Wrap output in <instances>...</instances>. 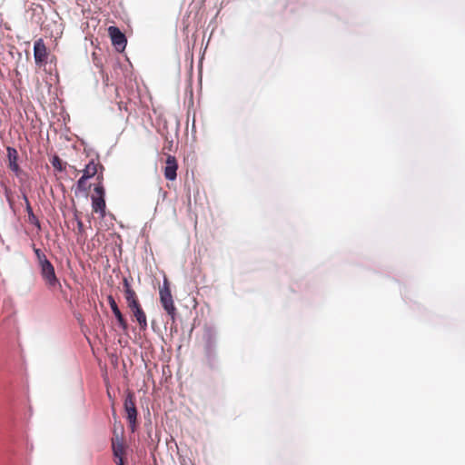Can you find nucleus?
<instances>
[{"label":"nucleus","mask_w":465,"mask_h":465,"mask_svg":"<svg viewBox=\"0 0 465 465\" xmlns=\"http://www.w3.org/2000/svg\"><path fill=\"white\" fill-rule=\"evenodd\" d=\"M5 193L6 199L8 201L10 206L12 207L14 203H13V200L11 198V192H10L9 189L6 188Z\"/></svg>","instance_id":"nucleus-21"},{"label":"nucleus","mask_w":465,"mask_h":465,"mask_svg":"<svg viewBox=\"0 0 465 465\" xmlns=\"http://www.w3.org/2000/svg\"><path fill=\"white\" fill-rule=\"evenodd\" d=\"M112 450L114 457H124L125 456V445L123 436V430L121 432L114 431V437L112 438Z\"/></svg>","instance_id":"nucleus-5"},{"label":"nucleus","mask_w":465,"mask_h":465,"mask_svg":"<svg viewBox=\"0 0 465 465\" xmlns=\"http://www.w3.org/2000/svg\"><path fill=\"white\" fill-rule=\"evenodd\" d=\"M92 207L94 213H99L102 217L104 216L105 213V201L102 196L92 197Z\"/></svg>","instance_id":"nucleus-11"},{"label":"nucleus","mask_w":465,"mask_h":465,"mask_svg":"<svg viewBox=\"0 0 465 465\" xmlns=\"http://www.w3.org/2000/svg\"><path fill=\"white\" fill-rule=\"evenodd\" d=\"M159 294L163 308L171 319L174 321L176 316V307L173 303V299L171 293L170 283L166 278L163 280V285L160 287Z\"/></svg>","instance_id":"nucleus-2"},{"label":"nucleus","mask_w":465,"mask_h":465,"mask_svg":"<svg viewBox=\"0 0 465 465\" xmlns=\"http://www.w3.org/2000/svg\"><path fill=\"white\" fill-rule=\"evenodd\" d=\"M108 303L111 307L113 313L114 314L115 318L117 319V322H118L119 325L121 326V328L124 331H127V329H128L127 322L124 318L121 311L118 308L116 302L114 301V299L112 295L108 296Z\"/></svg>","instance_id":"nucleus-9"},{"label":"nucleus","mask_w":465,"mask_h":465,"mask_svg":"<svg viewBox=\"0 0 465 465\" xmlns=\"http://www.w3.org/2000/svg\"><path fill=\"white\" fill-rule=\"evenodd\" d=\"M116 460L117 465H124V457H114Z\"/></svg>","instance_id":"nucleus-22"},{"label":"nucleus","mask_w":465,"mask_h":465,"mask_svg":"<svg viewBox=\"0 0 465 465\" xmlns=\"http://www.w3.org/2000/svg\"><path fill=\"white\" fill-rule=\"evenodd\" d=\"M88 179H84V176L82 175V177L78 180L77 182V187L80 189V190H84L85 191L86 190V181Z\"/></svg>","instance_id":"nucleus-20"},{"label":"nucleus","mask_w":465,"mask_h":465,"mask_svg":"<svg viewBox=\"0 0 465 465\" xmlns=\"http://www.w3.org/2000/svg\"><path fill=\"white\" fill-rule=\"evenodd\" d=\"M127 306L129 307V309L134 312V310H136V308H139L141 307V304L139 302V300L136 299V300H134L132 302H127Z\"/></svg>","instance_id":"nucleus-18"},{"label":"nucleus","mask_w":465,"mask_h":465,"mask_svg":"<svg viewBox=\"0 0 465 465\" xmlns=\"http://www.w3.org/2000/svg\"><path fill=\"white\" fill-rule=\"evenodd\" d=\"M98 169H104V166L99 163H95L94 160L89 162L85 168L83 170L84 179H90L98 173Z\"/></svg>","instance_id":"nucleus-10"},{"label":"nucleus","mask_w":465,"mask_h":465,"mask_svg":"<svg viewBox=\"0 0 465 465\" xmlns=\"http://www.w3.org/2000/svg\"><path fill=\"white\" fill-rule=\"evenodd\" d=\"M47 49L43 39H38L34 45V56L37 64H42L46 62Z\"/></svg>","instance_id":"nucleus-7"},{"label":"nucleus","mask_w":465,"mask_h":465,"mask_svg":"<svg viewBox=\"0 0 465 465\" xmlns=\"http://www.w3.org/2000/svg\"><path fill=\"white\" fill-rule=\"evenodd\" d=\"M34 252L36 256L40 268L41 276L48 289L54 290L61 287V283L55 274L54 267L47 259L46 255L33 244Z\"/></svg>","instance_id":"nucleus-1"},{"label":"nucleus","mask_w":465,"mask_h":465,"mask_svg":"<svg viewBox=\"0 0 465 465\" xmlns=\"http://www.w3.org/2000/svg\"><path fill=\"white\" fill-rule=\"evenodd\" d=\"M13 173H15V176L21 177L22 174H24L23 170L20 168L19 164L9 168Z\"/></svg>","instance_id":"nucleus-19"},{"label":"nucleus","mask_w":465,"mask_h":465,"mask_svg":"<svg viewBox=\"0 0 465 465\" xmlns=\"http://www.w3.org/2000/svg\"><path fill=\"white\" fill-rule=\"evenodd\" d=\"M28 223L34 224L38 230H41V224L38 218L35 215V213L28 214Z\"/></svg>","instance_id":"nucleus-17"},{"label":"nucleus","mask_w":465,"mask_h":465,"mask_svg":"<svg viewBox=\"0 0 465 465\" xmlns=\"http://www.w3.org/2000/svg\"><path fill=\"white\" fill-rule=\"evenodd\" d=\"M123 283H124V298L126 300V302L138 299L136 292L132 289L131 284L127 278H124Z\"/></svg>","instance_id":"nucleus-13"},{"label":"nucleus","mask_w":465,"mask_h":465,"mask_svg":"<svg viewBox=\"0 0 465 465\" xmlns=\"http://www.w3.org/2000/svg\"><path fill=\"white\" fill-rule=\"evenodd\" d=\"M133 314L136 319L141 330H145L147 328V318L145 312L142 309V306L136 308V310L133 312Z\"/></svg>","instance_id":"nucleus-12"},{"label":"nucleus","mask_w":465,"mask_h":465,"mask_svg":"<svg viewBox=\"0 0 465 465\" xmlns=\"http://www.w3.org/2000/svg\"><path fill=\"white\" fill-rule=\"evenodd\" d=\"M178 163L176 158L173 155H168L165 160V167L163 174L166 180L173 181L177 176Z\"/></svg>","instance_id":"nucleus-6"},{"label":"nucleus","mask_w":465,"mask_h":465,"mask_svg":"<svg viewBox=\"0 0 465 465\" xmlns=\"http://www.w3.org/2000/svg\"><path fill=\"white\" fill-rule=\"evenodd\" d=\"M97 180H98V183L94 187V193L96 194L95 196H102L103 198H104V189L102 184V182H103V174L102 173H99L97 175Z\"/></svg>","instance_id":"nucleus-16"},{"label":"nucleus","mask_w":465,"mask_h":465,"mask_svg":"<svg viewBox=\"0 0 465 465\" xmlns=\"http://www.w3.org/2000/svg\"><path fill=\"white\" fill-rule=\"evenodd\" d=\"M124 405L126 413V419L129 422L132 430L134 431L136 424L137 410L135 406V397L133 392L129 391L127 393L124 399Z\"/></svg>","instance_id":"nucleus-3"},{"label":"nucleus","mask_w":465,"mask_h":465,"mask_svg":"<svg viewBox=\"0 0 465 465\" xmlns=\"http://www.w3.org/2000/svg\"><path fill=\"white\" fill-rule=\"evenodd\" d=\"M168 149H169V150H171V149H172V142H170V143H169Z\"/></svg>","instance_id":"nucleus-25"},{"label":"nucleus","mask_w":465,"mask_h":465,"mask_svg":"<svg viewBox=\"0 0 465 465\" xmlns=\"http://www.w3.org/2000/svg\"><path fill=\"white\" fill-rule=\"evenodd\" d=\"M74 220L76 222L77 226V229L74 231L77 238V242L83 243L85 242L87 236L84 223L81 218V213L78 212L77 210H74Z\"/></svg>","instance_id":"nucleus-8"},{"label":"nucleus","mask_w":465,"mask_h":465,"mask_svg":"<svg viewBox=\"0 0 465 465\" xmlns=\"http://www.w3.org/2000/svg\"><path fill=\"white\" fill-rule=\"evenodd\" d=\"M7 152V161H8V168L14 167L18 164V152L15 148L8 146L6 148Z\"/></svg>","instance_id":"nucleus-14"},{"label":"nucleus","mask_w":465,"mask_h":465,"mask_svg":"<svg viewBox=\"0 0 465 465\" xmlns=\"http://www.w3.org/2000/svg\"><path fill=\"white\" fill-rule=\"evenodd\" d=\"M51 163H52L53 167H54L55 170L59 171V172H62V171H64V170L65 163H64V162L62 161V159H60V157H59V156H57V155H54V156L52 158V160H51Z\"/></svg>","instance_id":"nucleus-15"},{"label":"nucleus","mask_w":465,"mask_h":465,"mask_svg":"<svg viewBox=\"0 0 465 465\" xmlns=\"http://www.w3.org/2000/svg\"><path fill=\"white\" fill-rule=\"evenodd\" d=\"M108 33L111 37L112 44L115 49L118 52L124 51L127 41L125 35L121 32V30L118 27L112 25L109 26Z\"/></svg>","instance_id":"nucleus-4"},{"label":"nucleus","mask_w":465,"mask_h":465,"mask_svg":"<svg viewBox=\"0 0 465 465\" xmlns=\"http://www.w3.org/2000/svg\"><path fill=\"white\" fill-rule=\"evenodd\" d=\"M22 198L25 201V206H27V203H30V202L28 200L26 193H25L24 192H22Z\"/></svg>","instance_id":"nucleus-24"},{"label":"nucleus","mask_w":465,"mask_h":465,"mask_svg":"<svg viewBox=\"0 0 465 465\" xmlns=\"http://www.w3.org/2000/svg\"><path fill=\"white\" fill-rule=\"evenodd\" d=\"M25 210H26L27 214L34 213V212H33V209H32V206H31V203H27V206H25Z\"/></svg>","instance_id":"nucleus-23"}]
</instances>
